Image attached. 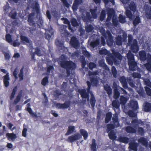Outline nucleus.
<instances>
[{
  "mask_svg": "<svg viewBox=\"0 0 151 151\" xmlns=\"http://www.w3.org/2000/svg\"><path fill=\"white\" fill-rule=\"evenodd\" d=\"M68 59V57L64 55H62L60 57L59 60V64L60 66L64 68H67V72L68 75L70 74L68 69H74L76 67L75 64L71 61H67L66 60Z\"/></svg>",
  "mask_w": 151,
  "mask_h": 151,
  "instance_id": "1",
  "label": "nucleus"
},
{
  "mask_svg": "<svg viewBox=\"0 0 151 151\" xmlns=\"http://www.w3.org/2000/svg\"><path fill=\"white\" fill-rule=\"evenodd\" d=\"M112 55L106 57V60L108 64L111 65L113 61L114 64L118 65L120 64L122 60V57L118 52L112 50Z\"/></svg>",
  "mask_w": 151,
  "mask_h": 151,
  "instance_id": "2",
  "label": "nucleus"
},
{
  "mask_svg": "<svg viewBox=\"0 0 151 151\" xmlns=\"http://www.w3.org/2000/svg\"><path fill=\"white\" fill-rule=\"evenodd\" d=\"M127 58L128 60V64L130 70L134 71L137 69V63L134 61V55L130 51H129L127 54Z\"/></svg>",
  "mask_w": 151,
  "mask_h": 151,
  "instance_id": "3",
  "label": "nucleus"
},
{
  "mask_svg": "<svg viewBox=\"0 0 151 151\" xmlns=\"http://www.w3.org/2000/svg\"><path fill=\"white\" fill-rule=\"evenodd\" d=\"M128 42L131 46V49L133 52H136L138 51V47L137 45L136 40H133V37L131 35L128 36Z\"/></svg>",
  "mask_w": 151,
  "mask_h": 151,
  "instance_id": "4",
  "label": "nucleus"
},
{
  "mask_svg": "<svg viewBox=\"0 0 151 151\" xmlns=\"http://www.w3.org/2000/svg\"><path fill=\"white\" fill-rule=\"evenodd\" d=\"M130 141L131 142L129 144V148L134 151H137L139 144L137 142H135V140L134 137L131 138Z\"/></svg>",
  "mask_w": 151,
  "mask_h": 151,
  "instance_id": "5",
  "label": "nucleus"
},
{
  "mask_svg": "<svg viewBox=\"0 0 151 151\" xmlns=\"http://www.w3.org/2000/svg\"><path fill=\"white\" fill-rule=\"evenodd\" d=\"M139 55L141 60L144 61L147 59V61L151 63V55L150 54H148L147 57L145 51L142 50L139 52Z\"/></svg>",
  "mask_w": 151,
  "mask_h": 151,
  "instance_id": "6",
  "label": "nucleus"
},
{
  "mask_svg": "<svg viewBox=\"0 0 151 151\" xmlns=\"http://www.w3.org/2000/svg\"><path fill=\"white\" fill-rule=\"evenodd\" d=\"M1 71L4 73H6V75L3 77L4 83L6 87H7L9 85V81L10 80L9 76V73L7 72L6 70L5 69H2L0 70Z\"/></svg>",
  "mask_w": 151,
  "mask_h": 151,
  "instance_id": "7",
  "label": "nucleus"
},
{
  "mask_svg": "<svg viewBox=\"0 0 151 151\" xmlns=\"http://www.w3.org/2000/svg\"><path fill=\"white\" fill-rule=\"evenodd\" d=\"M87 83L88 86L87 91H88V92L90 93L91 95V104L92 107H93L95 106L96 101L93 94L92 93L91 91H89L91 86L90 82L88 81L87 82Z\"/></svg>",
  "mask_w": 151,
  "mask_h": 151,
  "instance_id": "8",
  "label": "nucleus"
},
{
  "mask_svg": "<svg viewBox=\"0 0 151 151\" xmlns=\"http://www.w3.org/2000/svg\"><path fill=\"white\" fill-rule=\"evenodd\" d=\"M82 19L85 22H91L93 20L89 12H83L82 14Z\"/></svg>",
  "mask_w": 151,
  "mask_h": 151,
  "instance_id": "9",
  "label": "nucleus"
},
{
  "mask_svg": "<svg viewBox=\"0 0 151 151\" xmlns=\"http://www.w3.org/2000/svg\"><path fill=\"white\" fill-rule=\"evenodd\" d=\"M81 136L78 133L68 137L67 139L68 141L70 143H73L75 141L79 139Z\"/></svg>",
  "mask_w": 151,
  "mask_h": 151,
  "instance_id": "10",
  "label": "nucleus"
},
{
  "mask_svg": "<svg viewBox=\"0 0 151 151\" xmlns=\"http://www.w3.org/2000/svg\"><path fill=\"white\" fill-rule=\"evenodd\" d=\"M143 10L145 12L146 17L148 18H151V7L148 4H145Z\"/></svg>",
  "mask_w": 151,
  "mask_h": 151,
  "instance_id": "11",
  "label": "nucleus"
},
{
  "mask_svg": "<svg viewBox=\"0 0 151 151\" xmlns=\"http://www.w3.org/2000/svg\"><path fill=\"white\" fill-rule=\"evenodd\" d=\"M30 52H32V58H34V56L35 54H36L38 56H42L43 53L41 52V50L38 48H31L30 50Z\"/></svg>",
  "mask_w": 151,
  "mask_h": 151,
  "instance_id": "12",
  "label": "nucleus"
},
{
  "mask_svg": "<svg viewBox=\"0 0 151 151\" xmlns=\"http://www.w3.org/2000/svg\"><path fill=\"white\" fill-rule=\"evenodd\" d=\"M78 92L81 95V96L83 98L87 99V101H89V95L85 89H80L78 90Z\"/></svg>",
  "mask_w": 151,
  "mask_h": 151,
  "instance_id": "13",
  "label": "nucleus"
},
{
  "mask_svg": "<svg viewBox=\"0 0 151 151\" xmlns=\"http://www.w3.org/2000/svg\"><path fill=\"white\" fill-rule=\"evenodd\" d=\"M128 114L130 117H133L132 119L131 123H140V120H137L136 117V114L134 113L132 110H129L128 112Z\"/></svg>",
  "mask_w": 151,
  "mask_h": 151,
  "instance_id": "14",
  "label": "nucleus"
},
{
  "mask_svg": "<svg viewBox=\"0 0 151 151\" xmlns=\"http://www.w3.org/2000/svg\"><path fill=\"white\" fill-rule=\"evenodd\" d=\"M99 30L101 34L104 37H108L109 38L111 39V35L109 31H107L106 32L104 28L102 27H100Z\"/></svg>",
  "mask_w": 151,
  "mask_h": 151,
  "instance_id": "15",
  "label": "nucleus"
},
{
  "mask_svg": "<svg viewBox=\"0 0 151 151\" xmlns=\"http://www.w3.org/2000/svg\"><path fill=\"white\" fill-rule=\"evenodd\" d=\"M53 34L54 31L52 28L50 27L49 28L45 34L46 38L47 40H49L50 38L53 37Z\"/></svg>",
  "mask_w": 151,
  "mask_h": 151,
  "instance_id": "16",
  "label": "nucleus"
},
{
  "mask_svg": "<svg viewBox=\"0 0 151 151\" xmlns=\"http://www.w3.org/2000/svg\"><path fill=\"white\" fill-rule=\"evenodd\" d=\"M70 43L75 48H77L79 46L78 41L75 37H73L71 38Z\"/></svg>",
  "mask_w": 151,
  "mask_h": 151,
  "instance_id": "17",
  "label": "nucleus"
},
{
  "mask_svg": "<svg viewBox=\"0 0 151 151\" xmlns=\"http://www.w3.org/2000/svg\"><path fill=\"white\" fill-rule=\"evenodd\" d=\"M67 26L65 25H63L61 26L60 31L61 34L65 36H68L70 35V33L66 29Z\"/></svg>",
  "mask_w": 151,
  "mask_h": 151,
  "instance_id": "18",
  "label": "nucleus"
},
{
  "mask_svg": "<svg viewBox=\"0 0 151 151\" xmlns=\"http://www.w3.org/2000/svg\"><path fill=\"white\" fill-rule=\"evenodd\" d=\"M129 105L131 108L133 109L134 110H136L138 109L137 103L136 101H131Z\"/></svg>",
  "mask_w": 151,
  "mask_h": 151,
  "instance_id": "19",
  "label": "nucleus"
},
{
  "mask_svg": "<svg viewBox=\"0 0 151 151\" xmlns=\"http://www.w3.org/2000/svg\"><path fill=\"white\" fill-rule=\"evenodd\" d=\"M61 19L63 21V22L64 24H67L68 25V29L71 32H73L74 31V29L71 26L70 22L67 19L64 18H62Z\"/></svg>",
  "mask_w": 151,
  "mask_h": 151,
  "instance_id": "20",
  "label": "nucleus"
},
{
  "mask_svg": "<svg viewBox=\"0 0 151 151\" xmlns=\"http://www.w3.org/2000/svg\"><path fill=\"white\" fill-rule=\"evenodd\" d=\"M20 38L22 42L25 44H26L27 45L29 44L30 46H31L32 45V42L27 37L23 36H21Z\"/></svg>",
  "mask_w": 151,
  "mask_h": 151,
  "instance_id": "21",
  "label": "nucleus"
},
{
  "mask_svg": "<svg viewBox=\"0 0 151 151\" xmlns=\"http://www.w3.org/2000/svg\"><path fill=\"white\" fill-rule=\"evenodd\" d=\"M138 142L144 146L147 147L148 145V142L147 139L143 137H141L138 140Z\"/></svg>",
  "mask_w": 151,
  "mask_h": 151,
  "instance_id": "22",
  "label": "nucleus"
},
{
  "mask_svg": "<svg viewBox=\"0 0 151 151\" xmlns=\"http://www.w3.org/2000/svg\"><path fill=\"white\" fill-rule=\"evenodd\" d=\"M109 123L106 126V132L107 133L111 131H114V129L115 127L116 123Z\"/></svg>",
  "mask_w": 151,
  "mask_h": 151,
  "instance_id": "23",
  "label": "nucleus"
},
{
  "mask_svg": "<svg viewBox=\"0 0 151 151\" xmlns=\"http://www.w3.org/2000/svg\"><path fill=\"white\" fill-rule=\"evenodd\" d=\"M120 104L119 101L117 100H114L112 102V106L113 108L116 111H118V110H119V106Z\"/></svg>",
  "mask_w": 151,
  "mask_h": 151,
  "instance_id": "24",
  "label": "nucleus"
},
{
  "mask_svg": "<svg viewBox=\"0 0 151 151\" xmlns=\"http://www.w3.org/2000/svg\"><path fill=\"white\" fill-rule=\"evenodd\" d=\"M119 140L121 142L127 144L129 141V138L126 137L120 136L118 138Z\"/></svg>",
  "mask_w": 151,
  "mask_h": 151,
  "instance_id": "25",
  "label": "nucleus"
},
{
  "mask_svg": "<svg viewBox=\"0 0 151 151\" xmlns=\"http://www.w3.org/2000/svg\"><path fill=\"white\" fill-rule=\"evenodd\" d=\"M80 132L81 135L83 136L84 139L86 140L88 136L87 132L84 129H82L80 130Z\"/></svg>",
  "mask_w": 151,
  "mask_h": 151,
  "instance_id": "26",
  "label": "nucleus"
},
{
  "mask_svg": "<svg viewBox=\"0 0 151 151\" xmlns=\"http://www.w3.org/2000/svg\"><path fill=\"white\" fill-rule=\"evenodd\" d=\"M119 80L122 84L123 87L124 88H127V85L125 78L124 76H122L120 78Z\"/></svg>",
  "mask_w": 151,
  "mask_h": 151,
  "instance_id": "27",
  "label": "nucleus"
},
{
  "mask_svg": "<svg viewBox=\"0 0 151 151\" xmlns=\"http://www.w3.org/2000/svg\"><path fill=\"white\" fill-rule=\"evenodd\" d=\"M75 130V127L70 126L68 127V131L65 134V136H67L73 133Z\"/></svg>",
  "mask_w": 151,
  "mask_h": 151,
  "instance_id": "28",
  "label": "nucleus"
},
{
  "mask_svg": "<svg viewBox=\"0 0 151 151\" xmlns=\"http://www.w3.org/2000/svg\"><path fill=\"white\" fill-rule=\"evenodd\" d=\"M108 136L110 139L112 140H114L116 138L115 132L114 131H111L109 132Z\"/></svg>",
  "mask_w": 151,
  "mask_h": 151,
  "instance_id": "29",
  "label": "nucleus"
},
{
  "mask_svg": "<svg viewBox=\"0 0 151 151\" xmlns=\"http://www.w3.org/2000/svg\"><path fill=\"white\" fill-rule=\"evenodd\" d=\"M125 130L128 133H135L136 130L131 126H127L126 127Z\"/></svg>",
  "mask_w": 151,
  "mask_h": 151,
  "instance_id": "30",
  "label": "nucleus"
},
{
  "mask_svg": "<svg viewBox=\"0 0 151 151\" xmlns=\"http://www.w3.org/2000/svg\"><path fill=\"white\" fill-rule=\"evenodd\" d=\"M114 110L115 111V114L113 115V117L112 118V120L113 123H117L118 122V115L119 112V110H118V111H116V110L114 109Z\"/></svg>",
  "mask_w": 151,
  "mask_h": 151,
  "instance_id": "31",
  "label": "nucleus"
},
{
  "mask_svg": "<svg viewBox=\"0 0 151 151\" xmlns=\"http://www.w3.org/2000/svg\"><path fill=\"white\" fill-rule=\"evenodd\" d=\"M104 88L105 90L106 91L109 96L111 95L112 94V89L107 84H106L104 86Z\"/></svg>",
  "mask_w": 151,
  "mask_h": 151,
  "instance_id": "32",
  "label": "nucleus"
},
{
  "mask_svg": "<svg viewBox=\"0 0 151 151\" xmlns=\"http://www.w3.org/2000/svg\"><path fill=\"white\" fill-rule=\"evenodd\" d=\"M6 137L9 140L10 139H14L16 137V134L13 133H6Z\"/></svg>",
  "mask_w": 151,
  "mask_h": 151,
  "instance_id": "33",
  "label": "nucleus"
},
{
  "mask_svg": "<svg viewBox=\"0 0 151 151\" xmlns=\"http://www.w3.org/2000/svg\"><path fill=\"white\" fill-rule=\"evenodd\" d=\"M96 146V140L94 139H92V143L91 145V151H97Z\"/></svg>",
  "mask_w": 151,
  "mask_h": 151,
  "instance_id": "34",
  "label": "nucleus"
},
{
  "mask_svg": "<svg viewBox=\"0 0 151 151\" xmlns=\"http://www.w3.org/2000/svg\"><path fill=\"white\" fill-rule=\"evenodd\" d=\"M91 84L94 86H96L98 83V81L97 77L95 76L91 77Z\"/></svg>",
  "mask_w": 151,
  "mask_h": 151,
  "instance_id": "35",
  "label": "nucleus"
},
{
  "mask_svg": "<svg viewBox=\"0 0 151 151\" xmlns=\"http://www.w3.org/2000/svg\"><path fill=\"white\" fill-rule=\"evenodd\" d=\"M112 114L111 112L107 113L106 115L105 119V123L109 122L111 120Z\"/></svg>",
  "mask_w": 151,
  "mask_h": 151,
  "instance_id": "36",
  "label": "nucleus"
},
{
  "mask_svg": "<svg viewBox=\"0 0 151 151\" xmlns=\"http://www.w3.org/2000/svg\"><path fill=\"white\" fill-rule=\"evenodd\" d=\"M99 53L100 55H105L108 56H109L110 55L109 52L105 48H102L99 51Z\"/></svg>",
  "mask_w": 151,
  "mask_h": 151,
  "instance_id": "37",
  "label": "nucleus"
},
{
  "mask_svg": "<svg viewBox=\"0 0 151 151\" xmlns=\"http://www.w3.org/2000/svg\"><path fill=\"white\" fill-rule=\"evenodd\" d=\"M129 9L132 11L134 12L136 11V7L135 3L132 2L129 5Z\"/></svg>",
  "mask_w": 151,
  "mask_h": 151,
  "instance_id": "38",
  "label": "nucleus"
},
{
  "mask_svg": "<svg viewBox=\"0 0 151 151\" xmlns=\"http://www.w3.org/2000/svg\"><path fill=\"white\" fill-rule=\"evenodd\" d=\"M126 14L127 17L129 18L130 20H132L133 19V15L130 11L128 9H126Z\"/></svg>",
  "mask_w": 151,
  "mask_h": 151,
  "instance_id": "39",
  "label": "nucleus"
},
{
  "mask_svg": "<svg viewBox=\"0 0 151 151\" xmlns=\"http://www.w3.org/2000/svg\"><path fill=\"white\" fill-rule=\"evenodd\" d=\"M127 100V98L123 96H121L120 99V104L124 105L126 103Z\"/></svg>",
  "mask_w": 151,
  "mask_h": 151,
  "instance_id": "40",
  "label": "nucleus"
},
{
  "mask_svg": "<svg viewBox=\"0 0 151 151\" xmlns=\"http://www.w3.org/2000/svg\"><path fill=\"white\" fill-rule=\"evenodd\" d=\"M144 109L146 111L151 110V104L149 103H145Z\"/></svg>",
  "mask_w": 151,
  "mask_h": 151,
  "instance_id": "41",
  "label": "nucleus"
},
{
  "mask_svg": "<svg viewBox=\"0 0 151 151\" xmlns=\"http://www.w3.org/2000/svg\"><path fill=\"white\" fill-rule=\"evenodd\" d=\"M70 22L72 25L74 27H77L79 26V23L77 20L74 18L71 19L70 20Z\"/></svg>",
  "mask_w": 151,
  "mask_h": 151,
  "instance_id": "42",
  "label": "nucleus"
},
{
  "mask_svg": "<svg viewBox=\"0 0 151 151\" xmlns=\"http://www.w3.org/2000/svg\"><path fill=\"white\" fill-rule=\"evenodd\" d=\"M140 22V19L139 17L137 16L135 19L133 20V23L134 26H136Z\"/></svg>",
  "mask_w": 151,
  "mask_h": 151,
  "instance_id": "43",
  "label": "nucleus"
},
{
  "mask_svg": "<svg viewBox=\"0 0 151 151\" xmlns=\"http://www.w3.org/2000/svg\"><path fill=\"white\" fill-rule=\"evenodd\" d=\"M122 39L121 36H118L116 38V44L117 45H122Z\"/></svg>",
  "mask_w": 151,
  "mask_h": 151,
  "instance_id": "44",
  "label": "nucleus"
},
{
  "mask_svg": "<svg viewBox=\"0 0 151 151\" xmlns=\"http://www.w3.org/2000/svg\"><path fill=\"white\" fill-rule=\"evenodd\" d=\"M99 39L96 40L94 41L91 42L90 43V45L93 47H94L99 45Z\"/></svg>",
  "mask_w": 151,
  "mask_h": 151,
  "instance_id": "45",
  "label": "nucleus"
},
{
  "mask_svg": "<svg viewBox=\"0 0 151 151\" xmlns=\"http://www.w3.org/2000/svg\"><path fill=\"white\" fill-rule=\"evenodd\" d=\"M100 72L101 70H98L93 72L89 71L88 73V75L90 76L92 75L96 76L98 75L99 73Z\"/></svg>",
  "mask_w": 151,
  "mask_h": 151,
  "instance_id": "46",
  "label": "nucleus"
},
{
  "mask_svg": "<svg viewBox=\"0 0 151 151\" xmlns=\"http://www.w3.org/2000/svg\"><path fill=\"white\" fill-rule=\"evenodd\" d=\"M93 26L91 25H87L86 26V32H89L92 31L93 29Z\"/></svg>",
  "mask_w": 151,
  "mask_h": 151,
  "instance_id": "47",
  "label": "nucleus"
},
{
  "mask_svg": "<svg viewBox=\"0 0 151 151\" xmlns=\"http://www.w3.org/2000/svg\"><path fill=\"white\" fill-rule=\"evenodd\" d=\"M119 21L121 23H124L126 22L125 17L120 14L119 18Z\"/></svg>",
  "mask_w": 151,
  "mask_h": 151,
  "instance_id": "48",
  "label": "nucleus"
},
{
  "mask_svg": "<svg viewBox=\"0 0 151 151\" xmlns=\"http://www.w3.org/2000/svg\"><path fill=\"white\" fill-rule=\"evenodd\" d=\"M96 9L90 10V12L92 14L93 18L94 19H96L97 17V15L96 14Z\"/></svg>",
  "mask_w": 151,
  "mask_h": 151,
  "instance_id": "49",
  "label": "nucleus"
},
{
  "mask_svg": "<svg viewBox=\"0 0 151 151\" xmlns=\"http://www.w3.org/2000/svg\"><path fill=\"white\" fill-rule=\"evenodd\" d=\"M9 15L12 18L14 19L17 16V13L14 10L11 11Z\"/></svg>",
  "mask_w": 151,
  "mask_h": 151,
  "instance_id": "50",
  "label": "nucleus"
},
{
  "mask_svg": "<svg viewBox=\"0 0 151 151\" xmlns=\"http://www.w3.org/2000/svg\"><path fill=\"white\" fill-rule=\"evenodd\" d=\"M82 52L83 55L87 58H89L91 56L90 53L86 50L85 48L83 49Z\"/></svg>",
  "mask_w": 151,
  "mask_h": 151,
  "instance_id": "51",
  "label": "nucleus"
},
{
  "mask_svg": "<svg viewBox=\"0 0 151 151\" xmlns=\"http://www.w3.org/2000/svg\"><path fill=\"white\" fill-rule=\"evenodd\" d=\"M6 41L10 44L12 42V36L10 34H8L6 35Z\"/></svg>",
  "mask_w": 151,
  "mask_h": 151,
  "instance_id": "52",
  "label": "nucleus"
},
{
  "mask_svg": "<svg viewBox=\"0 0 151 151\" xmlns=\"http://www.w3.org/2000/svg\"><path fill=\"white\" fill-rule=\"evenodd\" d=\"M27 110L29 112L30 114L33 117H36L37 116L36 114L35 113L32 112V109L30 108H27Z\"/></svg>",
  "mask_w": 151,
  "mask_h": 151,
  "instance_id": "53",
  "label": "nucleus"
},
{
  "mask_svg": "<svg viewBox=\"0 0 151 151\" xmlns=\"http://www.w3.org/2000/svg\"><path fill=\"white\" fill-rule=\"evenodd\" d=\"M20 92V93H19V94L17 96L16 99L14 100V104H16L19 101L20 99V98L21 96V93H22V92L21 91Z\"/></svg>",
  "mask_w": 151,
  "mask_h": 151,
  "instance_id": "54",
  "label": "nucleus"
},
{
  "mask_svg": "<svg viewBox=\"0 0 151 151\" xmlns=\"http://www.w3.org/2000/svg\"><path fill=\"white\" fill-rule=\"evenodd\" d=\"M112 22L114 26H116L118 24V21L116 17L114 16H113Z\"/></svg>",
  "mask_w": 151,
  "mask_h": 151,
  "instance_id": "55",
  "label": "nucleus"
},
{
  "mask_svg": "<svg viewBox=\"0 0 151 151\" xmlns=\"http://www.w3.org/2000/svg\"><path fill=\"white\" fill-rule=\"evenodd\" d=\"M48 82V78L47 77H46L44 78L42 80L41 83L43 86H45L47 83Z\"/></svg>",
  "mask_w": 151,
  "mask_h": 151,
  "instance_id": "56",
  "label": "nucleus"
},
{
  "mask_svg": "<svg viewBox=\"0 0 151 151\" xmlns=\"http://www.w3.org/2000/svg\"><path fill=\"white\" fill-rule=\"evenodd\" d=\"M114 98L115 99H117L119 96V93L118 90H114Z\"/></svg>",
  "mask_w": 151,
  "mask_h": 151,
  "instance_id": "57",
  "label": "nucleus"
},
{
  "mask_svg": "<svg viewBox=\"0 0 151 151\" xmlns=\"http://www.w3.org/2000/svg\"><path fill=\"white\" fill-rule=\"evenodd\" d=\"M10 44L14 47H16L19 46L20 43L17 40H16L14 41L13 42H12Z\"/></svg>",
  "mask_w": 151,
  "mask_h": 151,
  "instance_id": "58",
  "label": "nucleus"
},
{
  "mask_svg": "<svg viewBox=\"0 0 151 151\" xmlns=\"http://www.w3.org/2000/svg\"><path fill=\"white\" fill-rule=\"evenodd\" d=\"M4 11L6 13H8L9 12V11L11 10V8L9 7V5L7 4L5 5L4 7Z\"/></svg>",
  "mask_w": 151,
  "mask_h": 151,
  "instance_id": "59",
  "label": "nucleus"
},
{
  "mask_svg": "<svg viewBox=\"0 0 151 151\" xmlns=\"http://www.w3.org/2000/svg\"><path fill=\"white\" fill-rule=\"evenodd\" d=\"M132 77L134 78H141V75L138 73L135 72L133 73L132 74Z\"/></svg>",
  "mask_w": 151,
  "mask_h": 151,
  "instance_id": "60",
  "label": "nucleus"
},
{
  "mask_svg": "<svg viewBox=\"0 0 151 151\" xmlns=\"http://www.w3.org/2000/svg\"><path fill=\"white\" fill-rule=\"evenodd\" d=\"M111 71L114 77L116 78V77L117 71L114 67L113 66L112 67Z\"/></svg>",
  "mask_w": 151,
  "mask_h": 151,
  "instance_id": "61",
  "label": "nucleus"
},
{
  "mask_svg": "<svg viewBox=\"0 0 151 151\" xmlns=\"http://www.w3.org/2000/svg\"><path fill=\"white\" fill-rule=\"evenodd\" d=\"M69 102L66 101L64 104H61L62 108H68L69 105Z\"/></svg>",
  "mask_w": 151,
  "mask_h": 151,
  "instance_id": "62",
  "label": "nucleus"
},
{
  "mask_svg": "<svg viewBox=\"0 0 151 151\" xmlns=\"http://www.w3.org/2000/svg\"><path fill=\"white\" fill-rule=\"evenodd\" d=\"M144 82L145 84L151 88V83L150 82V80L147 79H145L144 80Z\"/></svg>",
  "mask_w": 151,
  "mask_h": 151,
  "instance_id": "63",
  "label": "nucleus"
},
{
  "mask_svg": "<svg viewBox=\"0 0 151 151\" xmlns=\"http://www.w3.org/2000/svg\"><path fill=\"white\" fill-rule=\"evenodd\" d=\"M149 63H150L148 62V63L144 64V65L148 71H151V64H149Z\"/></svg>",
  "mask_w": 151,
  "mask_h": 151,
  "instance_id": "64",
  "label": "nucleus"
}]
</instances>
